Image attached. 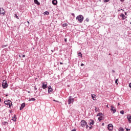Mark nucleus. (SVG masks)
<instances>
[{
	"label": "nucleus",
	"mask_w": 131,
	"mask_h": 131,
	"mask_svg": "<svg viewBox=\"0 0 131 131\" xmlns=\"http://www.w3.org/2000/svg\"><path fill=\"white\" fill-rule=\"evenodd\" d=\"M83 19H84L83 16H82V15H78L76 17V20H78L80 23H82V21H83Z\"/></svg>",
	"instance_id": "f257e3e1"
},
{
	"label": "nucleus",
	"mask_w": 131,
	"mask_h": 131,
	"mask_svg": "<svg viewBox=\"0 0 131 131\" xmlns=\"http://www.w3.org/2000/svg\"><path fill=\"white\" fill-rule=\"evenodd\" d=\"M4 103L5 105H7V106H9V108H10V107H12V101L9 100H6L4 101Z\"/></svg>",
	"instance_id": "f03ea898"
},
{
	"label": "nucleus",
	"mask_w": 131,
	"mask_h": 131,
	"mask_svg": "<svg viewBox=\"0 0 131 131\" xmlns=\"http://www.w3.org/2000/svg\"><path fill=\"white\" fill-rule=\"evenodd\" d=\"M81 126H82V127H84L85 125L86 128L89 127V125H88V123H86L84 120H82L81 121Z\"/></svg>",
	"instance_id": "7ed1b4c3"
},
{
	"label": "nucleus",
	"mask_w": 131,
	"mask_h": 131,
	"mask_svg": "<svg viewBox=\"0 0 131 131\" xmlns=\"http://www.w3.org/2000/svg\"><path fill=\"white\" fill-rule=\"evenodd\" d=\"M73 102H74V98H72V96H70L69 97V100H68L69 105H70V104L73 103Z\"/></svg>",
	"instance_id": "20e7f679"
},
{
	"label": "nucleus",
	"mask_w": 131,
	"mask_h": 131,
	"mask_svg": "<svg viewBox=\"0 0 131 131\" xmlns=\"http://www.w3.org/2000/svg\"><path fill=\"white\" fill-rule=\"evenodd\" d=\"M2 86L3 89H7V88H8V83H7V81L5 80H3L2 83Z\"/></svg>",
	"instance_id": "39448f33"
},
{
	"label": "nucleus",
	"mask_w": 131,
	"mask_h": 131,
	"mask_svg": "<svg viewBox=\"0 0 131 131\" xmlns=\"http://www.w3.org/2000/svg\"><path fill=\"white\" fill-rule=\"evenodd\" d=\"M107 128L109 130H112L113 129V125L112 124H109L107 125Z\"/></svg>",
	"instance_id": "423d86ee"
},
{
	"label": "nucleus",
	"mask_w": 131,
	"mask_h": 131,
	"mask_svg": "<svg viewBox=\"0 0 131 131\" xmlns=\"http://www.w3.org/2000/svg\"><path fill=\"white\" fill-rule=\"evenodd\" d=\"M0 14L1 15H3V16H5V10H4V8H0Z\"/></svg>",
	"instance_id": "0eeeda50"
},
{
	"label": "nucleus",
	"mask_w": 131,
	"mask_h": 131,
	"mask_svg": "<svg viewBox=\"0 0 131 131\" xmlns=\"http://www.w3.org/2000/svg\"><path fill=\"white\" fill-rule=\"evenodd\" d=\"M42 88L43 90H45V89H47V88H48L47 82H43L42 83Z\"/></svg>",
	"instance_id": "6e6552de"
},
{
	"label": "nucleus",
	"mask_w": 131,
	"mask_h": 131,
	"mask_svg": "<svg viewBox=\"0 0 131 131\" xmlns=\"http://www.w3.org/2000/svg\"><path fill=\"white\" fill-rule=\"evenodd\" d=\"M111 111L113 112V114H114V113H115V112H116V110L113 106L111 105Z\"/></svg>",
	"instance_id": "1a4fd4ad"
},
{
	"label": "nucleus",
	"mask_w": 131,
	"mask_h": 131,
	"mask_svg": "<svg viewBox=\"0 0 131 131\" xmlns=\"http://www.w3.org/2000/svg\"><path fill=\"white\" fill-rule=\"evenodd\" d=\"M127 118L128 119L129 123H131V116L128 115L127 116Z\"/></svg>",
	"instance_id": "9d476101"
},
{
	"label": "nucleus",
	"mask_w": 131,
	"mask_h": 131,
	"mask_svg": "<svg viewBox=\"0 0 131 131\" xmlns=\"http://www.w3.org/2000/svg\"><path fill=\"white\" fill-rule=\"evenodd\" d=\"M52 91H53V90L52 89V86H49L48 87V93H52Z\"/></svg>",
	"instance_id": "9b49d317"
},
{
	"label": "nucleus",
	"mask_w": 131,
	"mask_h": 131,
	"mask_svg": "<svg viewBox=\"0 0 131 131\" xmlns=\"http://www.w3.org/2000/svg\"><path fill=\"white\" fill-rule=\"evenodd\" d=\"M24 107H25V103H23L21 104V106L19 108V110H22V109H23V108H24Z\"/></svg>",
	"instance_id": "f8f14e48"
},
{
	"label": "nucleus",
	"mask_w": 131,
	"mask_h": 131,
	"mask_svg": "<svg viewBox=\"0 0 131 131\" xmlns=\"http://www.w3.org/2000/svg\"><path fill=\"white\" fill-rule=\"evenodd\" d=\"M57 3H58V1H57V0H53L52 1V4L54 6H56V5H57Z\"/></svg>",
	"instance_id": "ddd939ff"
},
{
	"label": "nucleus",
	"mask_w": 131,
	"mask_h": 131,
	"mask_svg": "<svg viewBox=\"0 0 131 131\" xmlns=\"http://www.w3.org/2000/svg\"><path fill=\"white\" fill-rule=\"evenodd\" d=\"M98 119L99 121H101V120H103V119H104V117L100 116L98 117Z\"/></svg>",
	"instance_id": "4468645a"
},
{
	"label": "nucleus",
	"mask_w": 131,
	"mask_h": 131,
	"mask_svg": "<svg viewBox=\"0 0 131 131\" xmlns=\"http://www.w3.org/2000/svg\"><path fill=\"white\" fill-rule=\"evenodd\" d=\"M91 122L90 123V125H94V123H95V121L93 120H90Z\"/></svg>",
	"instance_id": "2eb2a0df"
},
{
	"label": "nucleus",
	"mask_w": 131,
	"mask_h": 131,
	"mask_svg": "<svg viewBox=\"0 0 131 131\" xmlns=\"http://www.w3.org/2000/svg\"><path fill=\"white\" fill-rule=\"evenodd\" d=\"M34 2L36 4V5H40V3L38 2L37 0H34Z\"/></svg>",
	"instance_id": "dca6fc26"
},
{
	"label": "nucleus",
	"mask_w": 131,
	"mask_h": 131,
	"mask_svg": "<svg viewBox=\"0 0 131 131\" xmlns=\"http://www.w3.org/2000/svg\"><path fill=\"white\" fill-rule=\"evenodd\" d=\"M120 16L122 18L123 20H124V19H125V15H124V14H122L120 15Z\"/></svg>",
	"instance_id": "f3484780"
},
{
	"label": "nucleus",
	"mask_w": 131,
	"mask_h": 131,
	"mask_svg": "<svg viewBox=\"0 0 131 131\" xmlns=\"http://www.w3.org/2000/svg\"><path fill=\"white\" fill-rule=\"evenodd\" d=\"M91 96L93 100L95 101V98H96V95L95 94H92Z\"/></svg>",
	"instance_id": "a211bd4d"
},
{
	"label": "nucleus",
	"mask_w": 131,
	"mask_h": 131,
	"mask_svg": "<svg viewBox=\"0 0 131 131\" xmlns=\"http://www.w3.org/2000/svg\"><path fill=\"white\" fill-rule=\"evenodd\" d=\"M12 120L13 121H16L17 120V118H16V117H12Z\"/></svg>",
	"instance_id": "6ab92c4d"
},
{
	"label": "nucleus",
	"mask_w": 131,
	"mask_h": 131,
	"mask_svg": "<svg viewBox=\"0 0 131 131\" xmlns=\"http://www.w3.org/2000/svg\"><path fill=\"white\" fill-rule=\"evenodd\" d=\"M78 56L79 57H81V58H82V54H81V53H78Z\"/></svg>",
	"instance_id": "aec40b11"
},
{
	"label": "nucleus",
	"mask_w": 131,
	"mask_h": 131,
	"mask_svg": "<svg viewBox=\"0 0 131 131\" xmlns=\"http://www.w3.org/2000/svg\"><path fill=\"white\" fill-rule=\"evenodd\" d=\"M29 101H35V98H32L29 100Z\"/></svg>",
	"instance_id": "412c9836"
},
{
	"label": "nucleus",
	"mask_w": 131,
	"mask_h": 131,
	"mask_svg": "<svg viewBox=\"0 0 131 131\" xmlns=\"http://www.w3.org/2000/svg\"><path fill=\"white\" fill-rule=\"evenodd\" d=\"M120 113L122 115L124 114V111H121Z\"/></svg>",
	"instance_id": "4be33fe9"
},
{
	"label": "nucleus",
	"mask_w": 131,
	"mask_h": 131,
	"mask_svg": "<svg viewBox=\"0 0 131 131\" xmlns=\"http://www.w3.org/2000/svg\"><path fill=\"white\" fill-rule=\"evenodd\" d=\"M119 131H123V128L120 127L119 128Z\"/></svg>",
	"instance_id": "5701e85b"
},
{
	"label": "nucleus",
	"mask_w": 131,
	"mask_h": 131,
	"mask_svg": "<svg viewBox=\"0 0 131 131\" xmlns=\"http://www.w3.org/2000/svg\"><path fill=\"white\" fill-rule=\"evenodd\" d=\"M118 81V79H117L116 80V81H115V83H116V84H118V83H117Z\"/></svg>",
	"instance_id": "b1692460"
},
{
	"label": "nucleus",
	"mask_w": 131,
	"mask_h": 131,
	"mask_svg": "<svg viewBox=\"0 0 131 131\" xmlns=\"http://www.w3.org/2000/svg\"><path fill=\"white\" fill-rule=\"evenodd\" d=\"M3 124H4V125H6V124H8V122H3Z\"/></svg>",
	"instance_id": "393cba45"
},
{
	"label": "nucleus",
	"mask_w": 131,
	"mask_h": 131,
	"mask_svg": "<svg viewBox=\"0 0 131 131\" xmlns=\"http://www.w3.org/2000/svg\"><path fill=\"white\" fill-rule=\"evenodd\" d=\"M45 15H49V12H48V11H46V12H45Z\"/></svg>",
	"instance_id": "a878e982"
},
{
	"label": "nucleus",
	"mask_w": 131,
	"mask_h": 131,
	"mask_svg": "<svg viewBox=\"0 0 131 131\" xmlns=\"http://www.w3.org/2000/svg\"><path fill=\"white\" fill-rule=\"evenodd\" d=\"M7 46H8V45H3V46H2V48H6V47H7Z\"/></svg>",
	"instance_id": "bb28decb"
},
{
	"label": "nucleus",
	"mask_w": 131,
	"mask_h": 131,
	"mask_svg": "<svg viewBox=\"0 0 131 131\" xmlns=\"http://www.w3.org/2000/svg\"><path fill=\"white\" fill-rule=\"evenodd\" d=\"M109 1L110 0H104V3H108V2H109Z\"/></svg>",
	"instance_id": "cd10ccee"
},
{
	"label": "nucleus",
	"mask_w": 131,
	"mask_h": 131,
	"mask_svg": "<svg viewBox=\"0 0 131 131\" xmlns=\"http://www.w3.org/2000/svg\"><path fill=\"white\" fill-rule=\"evenodd\" d=\"M85 21H86V22H89V18H86V19H85Z\"/></svg>",
	"instance_id": "c85d7f7f"
},
{
	"label": "nucleus",
	"mask_w": 131,
	"mask_h": 131,
	"mask_svg": "<svg viewBox=\"0 0 131 131\" xmlns=\"http://www.w3.org/2000/svg\"><path fill=\"white\" fill-rule=\"evenodd\" d=\"M15 16L16 17V18H17V19H19V17H18V16H17V14H15Z\"/></svg>",
	"instance_id": "c756f323"
},
{
	"label": "nucleus",
	"mask_w": 131,
	"mask_h": 131,
	"mask_svg": "<svg viewBox=\"0 0 131 131\" xmlns=\"http://www.w3.org/2000/svg\"><path fill=\"white\" fill-rule=\"evenodd\" d=\"M101 113H98L97 116H101Z\"/></svg>",
	"instance_id": "7c9ffc66"
},
{
	"label": "nucleus",
	"mask_w": 131,
	"mask_h": 131,
	"mask_svg": "<svg viewBox=\"0 0 131 131\" xmlns=\"http://www.w3.org/2000/svg\"><path fill=\"white\" fill-rule=\"evenodd\" d=\"M66 25H67L66 24H64L63 25V27H65L66 26Z\"/></svg>",
	"instance_id": "2f4dec72"
},
{
	"label": "nucleus",
	"mask_w": 131,
	"mask_h": 131,
	"mask_svg": "<svg viewBox=\"0 0 131 131\" xmlns=\"http://www.w3.org/2000/svg\"><path fill=\"white\" fill-rule=\"evenodd\" d=\"M34 90H35V91H37V88H36V87H34Z\"/></svg>",
	"instance_id": "473e14b6"
},
{
	"label": "nucleus",
	"mask_w": 131,
	"mask_h": 131,
	"mask_svg": "<svg viewBox=\"0 0 131 131\" xmlns=\"http://www.w3.org/2000/svg\"><path fill=\"white\" fill-rule=\"evenodd\" d=\"M112 72L113 73H115V71H114V70H112Z\"/></svg>",
	"instance_id": "72a5a7b5"
},
{
	"label": "nucleus",
	"mask_w": 131,
	"mask_h": 131,
	"mask_svg": "<svg viewBox=\"0 0 131 131\" xmlns=\"http://www.w3.org/2000/svg\"><path fill=\"white\" fill-rule=\"evenodd\" d=\"M126 130L128 131V130H130V129L126 128Z\"/></svg>",
	"instance_id": "f704fd0d"
},
{
	"label": "nucleus",
	"mask_w": 131,
	"mask_h": 131,
	"mask_svg": "<svg viewBox=\"0 0 131 131\" xmlns=\"http://www.w3.org/2000/svg\"><path fill=\"white\" fill-rule=\"evenodd\" d=\"M84 66V64L83 63L81 64V66Z\"/></svg>",
	"instance_id": "c9c22d12"
},
{
	"label": "nucleus",
	"mask_w": 131,
	"mask_h": 131,
	"mask_svg": "<svg viewBox=\"0 0 131 131\" xmlns=\"http://www.w3.org/2000/svg\"><path fill=\"white\" fill-rule=\"evenodd\" d=\"M72 16H75V14H74V13H72Z\"/></svg>",
	"instance_id": "e433bc0d"
},
{
	"label": "nucleus",
	"mask_w": 131,
	"mask_h": 131,
	"mask_svg": "<svg viewBox=\"0 0 131 131\" xmlns=\"http://www.w3.org/2000/svg\"><path fill=\"white\" fill-rule=\"evenodd\" d=\"M23 58H25V55H23Z\"/></svg>",
	"instance_id": "4c0bfd02"
},
{
	"label": "nucleus",
	"mask_w": 131,
	"mask_h": 131,
	"mask_svg": "<svg viewBox=\"0 0 131 131\" xmlns=\"http://www.w3.org/2000/svg\"><path fill=\"white\" fill-rule=\"evenodd\" d=\"M53 101H54V102H59V101H58L57 100H53Z\"/></svg>",
	"instance_id": "58836bf2"
},
{
	"label": "nucleus",
	"mask_w": 131,
	"mask_h": 131,
	"mask_svg": "<svg viewBox=\"0 0 131 131\" xmlns=\"http://www.w3.org/2000/svg\"><path fill=\"white\" fill-rule=\"evenodd\" d=\"M64 41H66H66H67V38H66V39H64Z\"/></svg>",
	"instance_id": "ea45409f"
},
{
	"label": "nucleus",
	"mask_w": 131,
	"mask_h": 131,
	"mask_svg": "<svg viewBox=\"0 0 131 131\" xmlns=\"http://www.w3.org/2000/svg\"><path fill=\"white\" fill-rule=\"evenodd\" d=\"M72 131H76V130H75V129H74L72 130Z\"/></svg>",
	"instance_id": "a19ab883"
},
{
	"label": "nucleus",
	"mask_w": 131,
	"mask_h": 131,
	"mask_svg": "<svg viewBox=\"0 0 131 131\" xmlns=\"http://www.w3.org/2000/svg\"><path fill=\"white\" fill-rule=\"evenodd\" d=\"M62 64H63V63L60 62V65H62Z\"/></svg>",
	"instance_id": "79ce46f5"
},
{
	"label": "nucleus",
	"mask_w": 131,
	"mask_h": 131,
	"mask_svg": "<svg viewBox=\"0 0 131 131\" xmlns=\"http://www.w3.org/2000/svg\"><path fill=\"white\" fill-rule=\"evenodd\" d=\"M124 0H120V2H124Z\"/></svg>",
	"instance_id": "37998d69"
},
{
	"label": "nucleus",
	"mask_w": 131,
	"mask_h": 131,
	"mask_svg": "<svg viewBox=\"0 0 131 131\" xmlns=\"http://www.w3.org/2000/svg\"><path fill=\"white\" fill-rule=\"evenodd\" d=\"M106 107H107V108H109V106H108V105H106Z\"/></svg>",
	"instance_id": "c03bdc74"
},
{
	"label": "nucleus",
	"mask_w": 131,
	"mask_h": 131,
	"mask_svg": "<svg viewBox=\"0 0 131 131\" xmlns=\"http://www.w3.org/2000/svg\"><path fill=\"white\" fill-rule=\"evenodd\" d=\"M19 58H21V55H19Z\"/></svg>",
	"instance_id": "a18cd8bd"
},
{
	"label": "nucleus",
	"mask_w": 131,
	"mask_h": 131,
	"mask_svg": "<svg viewBox=\"0 0 131 131\" xmlns=\"http://www.w3.org/2000/svg\"><path fill=\"white\" fill-rule=\"evenodd\" d=\"M125 15H126V12H125Z\"/></svg>",
	"instance_id": "49530a36"
},
{
	"label": "nucleus",
	"mask_w": 131,
	"mask_h": 131,
	"mask_svg": "<svg viewBox=\"0 0 131 131\" xmlns=\"http://www.w3.org/2000/svg\"><path fill=\"white\" fill-rule=\"evenodd\" d=\"M2 101V99L0 98V102Z\"/></svg>",
	"instance_id": "de8ad7c7"
},
{
	"label": "nucleus",
	"mask_w": 131,
	"mask_h": 131,
	"mask_svg": "<svg viewBox=\"0 0 131 131\" xmlns=\"http://www.w3.org/2000/svg\"><path fill=\"white\" fill-rule=\"evenodd\" d=\"M27 23H28V24H29V21H27Z\"/></svg>",
	"instance_id": "09e8293b"
},
{
	"label": "nucleus",
	"mask_w": 131,
	"mask_h": 131,
	"mask_svg": "<svg viewBox=\"0 0 131 131\" xmlns=\"http://www.w3.org/2000/svg\"><path fill=\"white\" fill-rule=\"evenodd\" d=\"M95 111H97V108H96Z\"/></svg>",
	"instance_id": "8fccbe9b"
},
{
	"label": "nucleus",
	"mask_w": 131,
	"mask_h": 131,
	"mask_svg": "<svg viewBox=\"0 0 131 131\" xmlns=\"http://www.w3.org/2000/svg\"><path fill=\"white\" fill-rule=\"evenodd\" d=\"M95 111H97V108H96Z\"/></svg>",
	"instance_id": "3c124183"
},
{
	"label": "nucleus",
	"mask_w": 131,
	"mask_h": 131,
	"mask_svg": "<svg viewBox=\"0 0 131 131\" xmlns=\"http://www.w3.org/2000/svg\"><path fill=\"white\" fill-rule=\"evenodd\" d=\"M120 105V104L118 103V105Z\"/></svg>",
	"instance_id": "603ef678"
},
{
	"label": "nucleus",
	"mask_w": 131,
	"mask_h": 131,
	"mask_svg": "<svg viewBox=\"0 0 131 131\" xmlns=\"http://www.w3.org/2000/svg\"><path fill=\"white\" fill-rule=\"evenodd\" d=\"M102 125H104V123H102Z\"/></svg>",
	"instance_id": "864d4df0"
},
{
	"label": "nucleus",
	"mask_w": 131,
	"mask_h": 131,
	"mask_svg": "<svg viewBox=\"0 0 131 131\" xmlns=\"http://www.w3.org/2000/svg\"><path fill=\"white\" fill-rule=\"evenodd\" d=\"M122 11H123V10H122V9H121Z\"/></svg>",
	"instance_id": "5fc2aeb1"
},
{
	"label": "nucleus",
	"mask_w": 131,
	"mask_h": 131,
	"mask_svg": "<svg viewBox=\"0 0 131 131\" xmlns=\"http://www.w3.org/2000/svg\"><path fill=\"white\" fill-rule=\"evenodd\" d=\"M28 93H30V92L29 91Z\"/></svg>",
	"instance_id": "6e6d98bb"
}]
</instances>
